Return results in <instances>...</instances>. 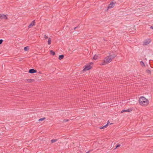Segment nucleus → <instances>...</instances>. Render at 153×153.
Returning a JSON list of instances; mask_svg holds the SVG:
<instances>
[{
	"mask_svg": "<svg viewBox=\"0 0 153 153\" xmlns=\"http://www.w3.org/2000/svg\"><path fill=\"white\" fill-rule=\"evenodd\" d=\"M79 27L78 26H77L75 27L74 28V30H75L76 29V28H78Z\"/></svg>",
	"mask_w": 153,
	"mask_h": 153,
	"instance_id": "nucleus-27",
	"label": "nucleus"
},
{
	"mask_svg": "<svg viewBox=\"0 0 153 153\" xmlns=\"http://www.w3.org/2000/svg\"><path fill=\"white\" fill-rule=\"evenodd\" d=\"M37 72V71L34 69H31L29 70L28 72L30 74H33L36 73Z\"/></svg>",
	"mask_w": 153,
	"mask_h": 153,
	"instance_id": "nucleus-8",
	"label": "nucleus"
},
{
	"mask_svg": "<svg viewBox=\"0 0 153 153\" xmlns=\"http://www.w3.org/2000/svg\"><path fill=\"white\" fill-rule=\"evenodd\" d=\"M140 64L143 67H145V65L144 63L142 61H141L140 62Z\"/></svg>",
	"mask_w": 153,
	"mask_h": 153,
	"instance_id": "nucleus-16",
	"label": "nucleus"
},
{
	"mask_svg": "<svg viewBox=\"0 0 153 153\" xmlns=\"http://www.w3.org/2000/svg\"><path fill=\"white\" fill-rule=\"evenodd\" d=\"M27 82L28 83H30L33 82L34 81L33 79H26Z\"/></svg>",
	"mask_w": 153,
	"mask_h": 153,
	"instance_id": "nucleus-10",
	"label": "nucleus"
},
{
	"mask_svg": "<svg viewBox=\"0 0 153 153\" xmlns=\"http://www.w3.org/2000/svg\"><path fill=\"white\" fill-rule=\"evenodd\" d=\"M95 56H96V57H98V56H97L96 55H95L93 57V58H94V57H95Z\"/></svg>",
	"mask_w": 153,
	"mask_h": 153,
	"instance_id": "nucleus-28",
	"label": "nucleus"
},
{
	"mask_svg": "<svg viewBox=\"0 0 153 153\" xmlns=\"http://www.w3.org/2000/svg\"><path fill=\"white\" fill-rule=\"evenodd\" d=\"M116 3L115 2H111L109 4L108 7H107V9L109 8H111L113 7L115 5V4Z\"/></svg>",
	"mask_w": 153,
	"mask_h": 153,
	"instance_id": "nucleus-5",
	"label": "nucleus"
},
{
	"mask_svg": "<svg viewBox=\"0 0 153 153\" xmlns=\"http://www.w3.org/2000/svg\"><path fill=\"white\" fill-rule=\"evenodd\" d=\"M68 120L65 119L63 120V121L64 122H68Z\"/></svg>",
	"mask_w": 153,
	"mask_h": 153,
	"instance_id": "nucleus-25",
	"label": "nucleus"
},
{
	"mask_svg": "<svg viewBox=\"0 0 153 153\" xmlns=\"http://www.w3.org/2000/svg\"><path fill=\"white\" fill-rule=\"evenodd\" d=\"M94 63L93 62H90L87 64V71L92 68L93 66Z\"/></svg>",
	"mask_w": 153,
	"mask_h": 153,
	"instance_id": "nucleus-3",
	"label": "nucleus"
},
{
	"mask_svg": "<svg viewBox=\"0 0 153 153\" xmlns=\"http://www.w3.org/2000/svg\"><path fill=\"white\" fill-rule=\"evenodd\" d=\"M151 39H147L145 40L143 42V45H146L149 44L151 42Z\"/></svg>",
	"mask_w": 153,
	"mask_h": 153,
	"instance_id": "nucleus-4",
	"label": "nucleus"
},
{
	"mask_svg": "<svg viewBox=\"0 0 153 153\" xmlns=\"http://www.w3.org/2000/svg\"><path fill=\"white\" fill-rule=\"evenodd\" d=\"M139 102L140 104L143 106H147L149 103L148 100L144 97H141L140 98Z\"/></svg>",
	"mask_w": 153,
	"mask_h": 153,
	"instance_id": "nucleus-1",
	"label": "nucleus"
},
{
	"mask_svg": "<svg viewBox=\"0 0 153 153\" xmlns=\"http://www.w3.org/2000/svg\"><path fill=\"white\" fill-rule=\"evenodd\" d=\"M117 56V55L115 54H111L109 56H107V57H115Z\"/></svg>",
	"mask_w": 153,
	"mask_h": 153,
	"instance_id": "nucleus-9",
	"label": "nucleus"
},
{
	"mask_svg": "<svg viewBox=\"0 0 153 153\" xmlns=\"http://www.w3.org/2000/svg\"><path fill=\"white\" fill-rule=\"evenodd\" d=\"M38 55L37 54H34V56H33L35 57H36V58H37V57H40L39 56H37Z\"/></svg>",
	"mask_w": 153,
	"mask_h": 153,
	"instance_id": "nucleus-20",
	"label": "nucleus"
},
{
	"mask_svg": "<svg viewBox=\"0 0 153 153\" xmlns=\"http://www.w3.org/2000/svg\"><path fill=\"white\" fill-rule=\"evenodd\" d=\"M50 54L51 55L54 56L55 54V53L53 50H51L50 51Z\"/></svg>",
	"mask_w": 153,
	"mask_h": 153,
	"instance_id": "nucleus-13",
	"label": "nucleus"
},
{
	"mask_svg": "<svg viewBox=\"0 0 153 153\" xmlns=\"http://www.w3.org/2000/svg\"><path fill=\"white\" fill-rule=\"evenodd\" d=\"M146 71L147 73L150 74L151 73V71L149 70H147Z\"/></svg>",
	"mask_w": 153,
	"mask_h": 153,
	"instance_id": "nucleus-23",
	"label": "nucleus"
},
{
	"mask_svg": "<svg viewBox=\"0 0 153 153\" xmlns=\"http://www.w3.org/2000/svg\"><path fill=\"white\" fill-rule=\"evenodd\" d=\"M57 141V139H52L51 140V142L52 143H53L56 142Z\"/></svg>",
	"mask_w": 153,
	"mask_h": 153,
	"instance_id": "nucleus-18",
	"label": "nucleus"
},
{
	"mask_svg": "<svg viewBox=\"0 0 153 153\" xmlns=\"http://www.w3.org/2000/svg\"><path fill=\"white\" fill-rule=\"evenodd\" d=\"M89 151H88V152H86V153H89Z\"/></svg>",
	"mask_w": 153,
	"mask_h": 153,
	"instance_id": "nucleus-34",
	"label": "nucleus"
},
{
	"mask_svg": "<svg viewBox=\"0 0 153 153\" xmlns=\"http://www.w3.org/2000/svg\"><path fill=\"white\" fill-rule=\"evenodd\" d=\"M120 144H117L114 149H116L117 148L120 147Z\"/></svg>",
	"mask_w": 153,
	"mask_h": 153,
	"instance_id": "nucleus-21",
	"label": "nucleus"
},
{
	"mask_svg": "<svg viewBox=\"0 0 153 153\" xmlns=\"http://www.w3.org/2000/svg\"><path fill=\"white\" fill-rule=\"evenodd\" d=\"M45 118H46L45 117H43L42 118H40L39 120V121H43V120H45Z\"/></svg>",
	"mask_w": 153,
	"mask_h": 153,
	"instance_id": "nucleus-17",
	"label": "nucleus"
},
{
	"mask_svg": "<svg viewBox=\"0 0 153 153\" xmlns=\"http://www.w3.org/2000/svg\"><path fill=\"white\" fill-rule=\"evenodd\" d=\"M64 56L63 54H62L61 55H59V57H64Z\"/></svg>",
	"mask_w": 153,
	"mask_h": 153,
	"instance_id": "nucleus-22",
	"label": "nucleus"
},
{
	"mask_svg": "<svg viewBox=\"0 0 153 153\" xmlns=\"http://www.w3.org/2000/svg\"><path fill=\"white\" fill-rule=\"evenodd\" d=\"M130 111V110L128 109H126V110H122L121 111V113H123V112H129Z\"/></svg>",
	"mask_w": 153,
	"mask_h": 153,
	"instance_id": "nucleus-14",
	"label": "nucleus"
},
{
	"mask_svg": "<svg viewBox=\"0 0 153 153\" xmlns=\"http://www.w3.org/2000/svg\"><path fill=\"white\" fill-rule=\"evenodd\" d=\"M3 42V40L2 39H0V45Z\"/></svg>",
	"mask_w": 153,
	"mask_h": 153,
	"instance_id": "nucleus-26",
	"label": "nucleus"
},
{
	"mask_svg": "<svg viewBox=\"0 0 153 153\" xmlns=\"http://www.w3.org/2000/svg\"><path fill=\"white\" fill-rule=\"evenodd\" d=\"M60 60H61V59H63V58H58Z\"/></svg>",
	"mask_w": 153,
	"mask_h": 153,
	"instance_id": "nucleus-30",
	"label": "nucleus"
},
{
	"mask_svg": "<svg viewBox=\"0 0 153 153\" xmlns=\"http://www.w3.org/2000/svg\"><path fill=\"white\" fill-rule=\"evenodd\" d=\"M44 38H45V39L48 38V36L46 35H44Z\"/></svg>",
	"mask_w": 153,
	"mask_h": 153,
	"instance_id": "nucleus-24",
	"label": "nucleus"
},
{
	"mask_svg": "<svg viewBox=\"0 0 153 153\" xmlns=\"http://www.w3.org/2000/svg\"><path fill=\"white\" fill-rule=\"evenodd\" d=\"M35 20H34L28 26V28H30L32 27H33L34 26H35Z\"/></svg>",
	"mask_w": 153,
	"mask_h": 153,
	"instance_id": "nucleus-7",
	"label": "nucleus"
},
{
	"mask_svg": "<svg viewBox=\"0 0 153 153\" xmlns=\"http://www.w3.org/2000/svg\"><path fill=\"white\" fill-rule=\"evenodd\" d=\"M86 71V65H85L84 66V69L82 70V71Z\"/></svg>",
	"mask_w": 153,
	"mask_h": 153,
	"instance_id": "nucleus-19",
	"label": "nucleus"
},
{
	"mask_svg": "<svg viewBox=\"0 0 153 153\" xmlns=\"http://www.w3.org/2000/svg\"><path fill=\"white\" fill-rule=\"evenodd\" d=\"M51 38H48V45H50L51 43Z\"/></svg>",
	"mask_w": 153,
	"mask_h": 153,
	"instance_id": "nucleus-11",
	"label": "nucleus"
},
{
	"mask_svg": "<svg viewBox=\"0 0 153 153\" xmlns=\"http://www.w3.org/2000/svg\"><path fill=\"white\" fill-rule=\"evenodd\" d=\"M30 49L29 47V46H26L24 48V50L25 51H27L29 50Z\"/></svg>",
	"mask_w": 153,
	"mask_h": 153,
	"instance_id": "nucleus-12",
	"label": "nucleus"
},
{
	"mask_svg": "<svg viewBox=\"0 0 153 153\" xmlns=\"http://www.w3.org/2000/svg\"><path fill=\"white\" fill-rule=\"evenodd\" d=\"M150 28H151V29H153V26H151V27H150Z\"/></svg>",
	"mask_w": 153,
	"mask_h": 153,
	"instance_id": "nucleus-31",
	"label": "nucleus"
},
{
	"mask_svg": "<svg viewBox=\"0 0 153 153\" xmlns=\"http://www.w3.org/2000/svg\"><path fill=\"white\" fill-rule=\"evenodd\" d=\"M114 58H105V59L104 60L103 62L102 63V65H105L111 62Z\"/></svg>",
	"mask_w": 153,
	"mask_h": 153,
	"instance_id": "nucleus-2",
	"label": "nucleus"
},
{
	"mask_svg": "<svg viewBox=\"0 0 153 153\" xmlns=\"http://www.w3.org/2000/svg\"><path fill=\"white\" fill-rule=\"evenodd\" d=\"M93 59L95 60H96L97 59V58H93Z\"/></svg>",
	"mask_w": 153,
	"mask_h": 153,
	"instance_id": "nucleus-29",
	"label": "nucleus"
},
{
	"mask_svg": "<svg viewBox=\"0 0 153 153\" xmlns=\"http://www.w3.org/2000/svg\"><path fill=\"white\" fill-rule=\"evenodd\" d=\"M108 124V123H107V124L106 125H105L104 126H103V127H100V129H104V128H106V127H107Z\"/></svg>",
	"mask_w": 153,
	"mask_h": 153,
	"instance_id": "nucleus-15",
	"label": "nucleus"
},
{
	"mask_svg": "<svg viewBox=\"0 0 153 153\" xmlns=\"http://www.w3.org/2000/svg\"><path fill=\"white\" fill-rule=\"evenodd\" d=\"M108 124H110V125H111V124H112V123H109V122L108 121Z\"/></svg>",
	"mask_w": 153,
	"mask_h": 153,
	"instance_id": "nucleus-32",
	"label": "nucleus"
},
{
	"mask_svg": "<svg viewBox=\"0 0 153 153\" xmlns=\"http://www.w3.org/2000/svg\"><path fill=\"white\" fill-rule=\"evenodd\" d=\"M22 60V59H19L18 61H20L21 60Z\"/></svg>",
	"mask_w": 153,
	"mask_h": 153,
	"instance_id": "nucleus-33",
	"label": "nucleus"
},
{
	"mask_svg": "<svg viewBox=\"0 0 153 153\" xmlns=\"http://www.w3.org/2000/svg\"><path fill=\"white\" fill-rule=\"evenodd\" d=\"M0 19H7V18L6 15H4L3 14H0Z\"/></svg>",
	"mask_w": 153,
	"mask_h": 153,
	"instance_id": "nucleus-6",
	"label": "nucleus"
}]
</instances>
